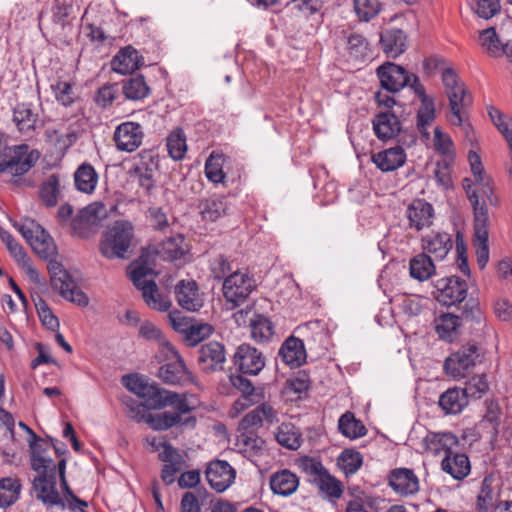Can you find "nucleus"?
<instances>
[{"label": "nucleus", "mask_w": 512, "mask_h": 512, "mask_svg": "<svg viewBox=\"0 0 512 512\" xmlns=\"http://www.w3.org/2000/svg\"><path fill=\"white\" fill-rule=\"evenodd\" d=\"M255 287V281L251 277L234 271L223 282V295L228 302L239 306L245 302Z\"/></svg>", "instance_id": "9b49d317"}, {"label": "nucleus", "mask_w": 512, "mask_h": 512, "mask_svg": "<svg viewBox=\"0 0 512 512\" xmlns=\"http://www.w3.org/2000/svg\"><path fill=\"white\" fill-rule=\"evenodd\" d=\"M381 88L390 93H397L404 87L411 88L414 82L413 73H409L404 67L393 62H385L376 69Z\"/></svg>", "instance_id": "6e6552de"}, {"label": "nucleus", "mask_w": 512, "mask_h": 512, "mask_svg": "<svg viewBox=\"0 0 512 512\" xmlns=\"http://www.w3.org/2000/svg\"><path fill=\"white\" fill-rule=\"evenodd\" d=\"M411 89L420 99L421 105L417 112V128L426 137L429 136L427 127L435 119V103L434 99L426 94L425 87L420 83L419 77L414 76Z\"/></svg>", "instance_id": "dca6fc26"}, {"label": "nucleus", "mask_w": 512, "mask_h": 512, "mask_svg": "<svg viewBox=\"0 0 512 512\" xmlns=\"http://www.w3.org/2000/svg\"><path fill=\"white\" fill-rule=\"evenodd\" d=\"M388 485L398 495L411 496L419 491V479L412 469L395 468L388 474Z\"/></svg>", "instance_id": "a211bd4d"}, {"label": "nucleus", "mask_w": 512, "mask_h": 512, "mask_svg": "<svg viewBox=\"0 0 512 512\" xmlns=\"http://www.w3.org/2000/svg\"><path fill=\"white\" fill-rule=\"evenodd\" d=\"M213 331L214 328L212 325L193 321L184 334V338L189 346H196L205 338L209 337Z\"/></svg>", "instance_id": "4d7b16f0"}, {"label": "nucleus", "mask_w": 512, "mask_h": 512, "mask_svg": "<svg viewBox=\"0 0 512 512\" xmlns=\"http://www.w3.org/2000/svg\"><path fill=\"white\" fill-rule=\"evenodd\" d=\"M66 301L72 302L79 307H86L89 304V298L85 292L77 287L72 276L66 270Z\"/></svg>", "instance_id": "e2e57ef3"}, {"label": "nucleus", "mask_w": 512, "mask_h": 512, "mask_svg": "<svg viewBox=\"0 0 512 512\" xmlns=\"http://www.w3.org/2000/svg\"><path fill=\"white\" fill-rule=\"evenodd\" d=\"M224 157L222 154L212 152L205 163V175L213 183H221L225 178L223 172Z\"/></svg>", "instance_id": "6e6d98bb"}, {"label": "nucleus", "mask_w": 512, "mask_h": 512, "mask_svg": "<svg viewBox=\"0 0 512 512\" xmlns=\"http://www.w3.org/2000/svg\"><path fill=\"white\" fill-rule=\"evenodd\" d=\"M37 117L30 105L25 103L18 104L13 110V121L18 130L26 135H30L34 131Z\"/></svg>", "instance_id": "a19ab883"}, {"label": "nucleus", "mask_w": 512, "mask_h": 512, "mask_svg": "<svg viewBox=\"0 0 512 512\" xmlns=\"http://www.w3.org/2000/svg\"><path fill=\"white\" fill-rule=\"evenodd\" d=\"M277 442L290 450H297L301 446V433L292 423H282L275 434Z\"/></svg>", "instance_id": "a18cd8bd"}, {"label": "nucleus", "mask_w": 512, "mask_h": 512, "mask_svg": "<svg viewBox=\"0 0 512 512\" xmlns=\"http://www.w3.org/2000/svg\"><path fill=\"white\" fill-rule=\"evenodd\" d=\"M168 406H172L176 411H164L155 415H147L146 423H148L153 430H167L176 424L191 427L195 426V417L190 416L182 419L183 414L189 413L191 411V408L189 407L184 395L178 394L177 401L174 404H168Z\"/></svg>", "instance_id": "0eeeda50"}, {"label": "nucleus", "mask_w": 512, "mask_h": 512, "mask_svg": "<svg viewBox=\"0 0 512 512\" xmlns=\"http://www.w3.org/2000/svg\"><path fill=\"white\" fill-rule=\"evenodd\" d=\"M461 325H468L470 329L480 330L485 326V319L479 303L476 300L470 299L464 306L461 313Z\"/></svg>", "instance_id": "37998d69"}, {"label": "nucleus", "mask_w": 512, "mask_h": 512, "mask_svg": "<svg viewBox=\"0 0 512 512\" xmlns=\"http://www.w3.org/2000/svg\"><path fill=\"white\" fill-rule=\"evenodd\" d=\"M122 383L129 391L143 399V403L148 409H160L177 401L178 393L151 384L148 379L138 374L124 375Z\"/></svg>", "instance_id": "f03ea898"}, {"label": "nucleus", "mask_w": 512, "mask_h": 512, "mask_svg": "<svg viewBox=\"0 0 512 512\" xmlns=\"http://www.w3.org/2000/svg\"><path fill=\"white\" fill-rule=\"evenodd\" d=\"M15 227L41 258L49 259L56 256L57 247L53 239L36 221L26 218Z\"/></svg>", "instance_id": "423d86ee"}, {"label": "nucleus", "mask_w": 512, "mask_h": 512, "mask_svg": "<svg viewBox=\"0 0 512 512\" xmlns=\"http://www.w3.org/2000/svg\"><path fill=\"white\" fill-rule=\"evenodd\" d=\"M197 363L200 370L206 374L224 370L226 363V349L218 341H209L198 349Z\"/></svg>", "instance_id": "f8f14e48"}, {"label": "nucleus", "mask_w": 512, "mask_h": 512, "mask_svg": "<svg viewBox=\"0 0 512 512\" xmlns=\"http://www.w3.org/2000/svg\"><path fill=\"white\" fill-rule=\"evenodd\" d=\"M438 404L445 414L455 415L467 406L468 400L462 388L453 387L440 395Z\"/></svg>", "instance_id": "2f4dec72"}, {"label": "nucleus", "mask_w": 512, "mask_h": 512, "mask_svg": "<svg viewBox=\"0 0 512 512\" xmlns=\"http://www.w3.org/2000/svg\"><path fill=\"white\" fill-rule=\"evenodd\" d=\"M122 91L126 99L137 101L147 97L150 93V88L144 76L137 74L123 82Z\"/></svg>", "instance_id": "c03bdc74"}, {"label": "nucleus", "mask_w": 512, "mask_h": 512, "mask_svg": "<svg viewBox=\"0 0 512 512\" xmlns=\"http://www.w3.org/2000/svg\"><path fill=\"white\" fill-rule=\"evenodd\" d=\"M363 464V456L354 449H344L337 458V465L346 476L355 474Z\"/></svg>", "instance_id": "8fccbe9b"}, {"label": "nucleus", "mask_w": 512, "mask_h": 512, "mask_svg": "<svg viewBox=\"0 0 512 512\" xmlns=\"http://www.w3.org/2000/svg\"><path fill=\"white\" fill-rule=\"evenodd\" d=\"M491 477H485L481 483L480 491L476 500V509L478 512L495 511L499 501V493L492 487Z\"/></svg>", "instance_id": "c9c22d12"}, {"label": "nucleus", "mask_w": 512, "mask_h": 512, "mask_svg": "<svg viewBox=\"0 0 512 512\" xmlns=\"http://www.w3.org/2000/svg\"><path fill=\"white\" fill-rule=\"evenodd\" d=\"M153 265L154 259L148 249H142L138 259L128 266L129 279L138 290H141V287L148 283L149 280H145V278L153 274Z\"/></svg>", "instance_id": "b1692460"}, {"label": "nucleus", "mask_w": 512, "mask_h": 512, "mask_svg": "<svg viewBox=\"0 0 512 512\" xmlns=\"http://www.w3.org/2000/svg\"><path fill=\"white\" fill-rule=\"evenodd\" d=\"M338 430L346 438L357 439L367 434V428L353 412L346 411L338 420Z\"/></svg>", "instance_id": "e433bc0d"}, {"label": "nucleus", "mask_w": 512, "mask_h": 512, "mask_svg": "<svg viewBox=\"0 0 512 512\" xmlns=\"http://www.w3.org/2000/svg\"><path fill=\"white\" fill-rule=\"evenodd\" d=\"M251 337L257 343L269 342L275 334L273 322L265 315L256 314L250 320Z\"/></svg>", "instance_id": "f704fd0d"}, {"label": "nucleus", "mask_w": 512, "mask_h": 512, "mask_svg": "<svg viewBox=\"0 0 512 512\" xmlns=\"http://www.w3.org/2000/svg\"><path fill=\"white\" fill-rule=\"evenodd\" d=\"M326 2H329V0H291L287 6L292 11L302 13L305 16H311L319 12Z\"/></svg>", "instance_id": "0e129e2a"}, {"label": "nucleus", "mask_w": 512, "mask_h": 512, "mask_svg": "<svg viewBox=\"0 0 512 512\" xmlns=\"http://www.w3.org/2000/svg\"><path fill=\"white\" fill-rule=\"evenodd\" d=\"M426 450L437 455L441 451H453L452 448L458 445V438L451 432L429 433L424 438Z\"/></svg>", "instance_id": "473e14b6"}, {"label": "nucleus", "mask_w": 512, "mask_h": 512, "mask_svg": "<svg viewBox=\"0 0 512 512\" xmlns=\"http://www.w3.org/2000/svg\"><path fill=\"white\" fill-rule=\"evenodd\" d=\"M134 239V226L130 221L117 220L104 232L100 252L107 259H125Z\"/></svg>", "instance_id": "7ed1b4c3"}, {"label": "nucleus", "mask_w": 512, "mask_h": 512, "mask_svg": "<svg viewBox=\"0 0 512 512\" xmlns=\"http://www.w3.org/2000/svg\"><path fill=\"white\" fill-rule=\"evenodd\" d=\"M282 361L291 368L300 367L306 361V350L301 339L294 336L288 337L279 350Z\"/></svg>", "instance_id": "cd10ccee"}, {"label": "nucleus", "mask_w": 512, "mask_h": 512, "mask_svg": "<svg viewBox=\"0 0 512 512\" xmlns=\"http://www.w3.org/2000/svg\"><path fill=\"white\" fill-rule=\"evenodd\" d=\"M319 494L329 500L341 498L344 486L336 477L332 476L329 471L315 483Z\"/></svg>", "instance_id": "49530a36"}, {"label": "nucleus", "mask_w": 512, "mask_h": 512, "mask_svg": "<svg viewBox=\"0 0 512 512\" xmlns=\"http://www.w3.org/2000/svg\"><path fill=\"white\" fill-rule=\"evenodd\" d=\"M297 465L299 469L308 477V482L312 485L323 477L328 470L323 466L320 460L309 456H303L298 459Z\"/></svg>", "instance_id": "3c124183"}, {"label": "nucleus", "mask_w": 512, "mask_h": 512, "mask_svg": "<svg viewBox=\"0 0 512 512\" xmlns=\"http://www.w3.org/2000/svg\"><path fill=\"white\" fill-rule=\"evenodd\" d=\"M380 45L387 57L397 58L403 54L407 48V35L399 28H388L380 33Z\"/></svg>", "instance_id": "5701e85b"}, {"label": "nucleus", "mask_w": 512, "mask_h": 512, "mask_svg": "<svg viewBox=\"0 0 512 512\" xmlns=\"http://www.w3.org/2000/svg\"><path fill=\"white\" fill-rule=\"evenodd\" d=\"M167 150L174 160H181L186 153V138L183 130L178 128L167 137Z\"/></svg>", "instance_id": "5fc2aeb1"}, {"label": "nucleus", "mask_w": 512, "mask_h": 512, "mask_svg": "<svg viewBox=\"0 0 512 512\" xmlns=\"http://www.w3.org/2000/svg\"><path fill=\"white\" fill-rule=\"evenodd\" d=\"M439 292V300L445 305L461 303L467 297L468 285L458 276H449L438 279L434 284Z\"/></svg>", "instance_id": "2eb2a0df"}, {"label": "nucleus", "mask_w": 512, "mask_h": 512, "mask_svg": "<svg viewBox=\"0 0 512 512\" xmlns=\"http://www.w3.org/2000/svg\"><path fill=\"white\" fill-rule=\"evenodd\" d=\"M372 125L376 137L382 141L391 140L402 132L401 122L392 110L376 114Z\"/></svg>", "instance_id": "412c9836"}, {"label": "nucleus", "mask_w": 512, "mask_h": 512, "mask_svg": "<svg viewBox=\"0 0 512 512\" xmlns=\"http://www.w3.org/2000/svg\"><path fill=\"white\" fill-rule=\"evenodd\" d=\"M406 217L409 221V228L421 231L433 223L434 208L432 204L424 199H414L406 209Z\"/></svg>", "instance_id": "6ab92c4d"}, {"label": "nucleus", "mask_w": 512, "mask_h": 512, "mask_svg": "<svg viewBox=\"0 0 512 512\" xmlns=\"http://www.w3.org/2000/svg\"><path fill=\"white\" fill-rule=\"evenodd\" d=\"M98 182V174L89 163L81 164L74 173L75 188L85 194H92Z\"/></svg>", "instance_id": "72a5a7b5"}, {"label": "nucleus", "mask_w": 512, "mask_h": 512, "mask_svg": "<svg viewBox=\"0 0 512 512\" xmlns=\"http://www.w3.org/2000/svg\"><path fill=\"white\" fill-rule=\"evenodd\" d=\"M21 484L17 478L0 479V507L6 508L14 504L20 495Z\"/></svg>", "instance_id": "de8ad7c7"}, {"label": "nucleus", "mask_w": 512, "mask_h": 512, "mask_svg": "<svg viewBox=\"0 0 512 512\" xmlns=\"http://www.w3.org/2000/svg\"><path fill=\"white\" fill-rule=\"evenodd\" d=\"M142 297L146 305L160 312H167L172 307V301L168 295L161 294L154 280H149L141 287Z\"/></svg>", "instance_id": "7c9ffc66"}, {"label": "nucleus", "mask_w": 512, "mask_h": 512, "mask_svg": "<svg viewBox=\"0 0 512 512\" xmlns=\"http://www.w3.org/2000/svg\"><path fill=\"white\" fill-rule=\"evenodd\" d=\"M60 179L57 175H50L40 187L39 195L47 207H54L58 202Z\"/></svg>", "instance_id": "864d4df0"}, {"label": "nucleus", "mask_w": 512, "mask_h": 512, "mask_svg": "<svg viewBox=\"0 0 512 512\" xmlns=\"http://www.w3.org/2000/svg\"><path fill=\"white\" fill-rule=\"evenodd\" d=\"M461 326L460 317L454 314H442L435 319V330L438 336L445 341L452 342Z\"/></svg>", "instance_id": "79ce46f5"}, {"label": "nucleus", "mask_w": 512, "mask_h": 512, "mask_svg": "<svg viewBox=\"0 0 512 512\" xmlns=\"http://www.w3.org/2000/svg\"><path fill=\"white\" fill-rule=\"evenodd\" d=\"M47 268L50 274L52 289L64 297V267L62 263L54 259V257H50Z\"/></svg>", "instance_id": "680f3d73"}, {"label": "nucleus", "mask_w": 512, "mask_h": 512, "mask_svg": "<svg viewBox=\"0 0 512 512\" xmlns=\"http://www.w3.org/2000/svg\"><path fill=\"white\" fill-rule=\"evenodd\" d=\"M143 138V127L133 121L119 124L113 135L117 149L129 153L134 152L142 145Z\"/></svg>", "instance_id": "4468645a"}, {"label": "nucleus", "mask_w": 512, "mask_h": 512, "mask_svg": "<svg viewBox=\"0 0 512 512\" xmlns=\"http://www.w3.org/2000/svg\"><path fill=\"white\" fill-rule=\"evenodd\" d=\"M182 242L183 237L181 235L170 237L164 241L162 243V253L164 257L169 260L180 259L184 255L183 248L181 247Z\"/></svg>", "instance_id": "774afa93"}, {"label": "nucleus", "mask_w": 512, "mask_h": 512, "mask_svg": "<svg viewBox=\"0 0 512 512\" xmlns=\"http://www.w3.org/2000/svg\"><path fill=\"white\" fill-rule=\"evenodd\" d=\"M371 159L382 172H391L404 165L406 154L403 147L396 146L373 154Z\"/></svg>", "instance_id": "c85d7f7f"}, {"label": "nucleus", "mask_w": 512, "mask_h": 512, "mask_svg": "<svg viewBox=\"0 0 512 512\" xmlns=\"http://www.w3.org/2000/svg\"><path fill=\"white\" fill-rule=\"evenodd\" d=\"M409 272L413 279L423 282L434 275L435 265L430 256L421 253L411 258L409 262Z\"/></svg>", "instance_id": "4c0bfd02"}, {"label": "nucleus", "mask_w": 512, "mask_h": 512, "mask_svg": "<svg viewBox=\"0 0 512 512\" xmlns=\"http://www.w3.org/2000/svg\"><path fill=\"white\" fill-rule=\"evenodd\" d=\"M477 362H480L479 348L475 343H468L445 360L444 369L453 377H465Z\"/></svg>", "instance_id": "1a4fd4ad"}, {"label": "nucleus", "mask_w": 512, "mask_h": 512, "mask_svg": "<svg viewBox=\"0 0 512 512\" xmlns=\"http://www.w3.org/2000/svg\"><path fill=\"white\" fill-rule=\"evenodd\" d=\"M44 135L46 144L62 155L64 153L62 126L48 125Z\"/></svg>", "instance_id": "338daca9"}, {"label": "nucleus", "mask_w": 512, "mask_h": 512, "mask_svg": "<svg viewBox=\"0 0 512 512\" xmlns=\"http://www.w3.org/2000/svg\"><path fill=\"white\" fill-rule=\"evenodd\" d=\"M453 247L451 235L446 232H438L425 240L424 249L435 256L436 259H444Z\"/></svg>", "instance_id": "58836bf2"}, {"label": "nucleus", "mask_w": 512, "mask_h": 512, "mask_svg": "<svg viewBox=\"0 0 512 512\" xmlns=\"http://www.w3.org/2000/svg\"><path fill=\"white\" fill-rule=\"evenodd\" d=\"M269 485L274 494L288 497L297 491L299 478L289 469H282L270 476Z\"/></svg>", "instance_id": "bb28decb"}, {"label": "nucleus", "mask_w": 512, "mask_h": 512, "mask_svg": "<svg viewBox=\"0 0 512 512\" xmlns=\"http://www.w3.org/2000/svg\"><path fill=\"white\" fill-rule=\"evenodd\" d=\"M441 469L455 480H463L471 471L470 460L465 453L451 451L442 459Z\"/></svg>", "instance_id": "a878e982"}, {"label": "nucleus", "mask_w": 512, "mask_h": 512, "mask_svg": "<svg viewBox=\"0 0 512 512\" xmlns=\"http://www.w3.org/2000/svg\"><path fill=\"white\" fill-rule=\"evenodd\" d=\"M118 93V84H105L96 91L94 101L98 106L107 108L116 99Z\"/></svg>", "instance_id": "69168bd1"}, {"label": "nucleus", "mask_w": 512, "mask_h": 512, "mask_svg": "<svg viewBox=\"0 0 512 512\" xmlns=\"http://www.w3.org/2000/svg\"><path fill=\"white\" fill-rule=\"evenodd\" d=\"M157 165L151 161V164L142 161L139 164L135 165L131 171L130 175L135 177L138 181V184L141 188H143L148 195L151 194V191L155 188V169Z\"/></svg>", "instance_id": "ea45409f"}, {"label": "nucleus", "mask_w": 512, "mask_h": 512, "mask_svg": "<svg viewBox=\"0 0 512 512\" xmlns=\"http://www.w3.org/2000/svg\"><path fill=\"white\" fill-rule=\"evenodd\" d=\"M346 38V48L351 58L354 60H364L369 56V43L363 35L351 33Z\"/></svg>", "instance_id": "603ef678"}, {"label": "nucleus", "mask_w": 512, "mask_h": 512, "mask_svg": "<svg viewBox=\"0 0 512 512\" xmlns=\"http://www.w3.org/2000/svg\"><path fill=\"white\" fill-rule=\"evenodd\" d=\"M354 10L361 21L368 22L381 11L379 0H354Z\"/></svg>", "instance_id": "bf43d9fd"}, {"label": "nucleus", "mask_w": 512, "mask_h": 512, "mask_svg": "<svg viewBox=\"0 0 512 512\" xmlns=\"http://www.w3.org/2000/svg\"><path fill=\"white\" fill-rule=\"evenodd\" d=\"M442 83L449 100L450 110L455 117L452 124L460 126L462 124L461 110L472 104V95L465 83L452 68L443 70Z\"/></svg>", "instance_id": "20e7f679"}, {"label": "nucleus", "mask_w": 512, "mask_h": 512, "mask_svg": "<svg viewBox=\"0 0 512 512\" xmlns=\"http://www.w3.org/2000/svg\"><path fill=\"white\" fill-rule=\"evenodd\" d=\"M0 239L6 245L10 254L18 262L21 268L25 271L29 279L34 282H39V273L33 266L31 259L27 256L23 247L14 239V237L5 229L0 228Z\"/></svg>", "instance_id": "aec40b11"}, {"label": "nucleus", "mask_w": 512, "mask_h": 512, "mask_svg": "<svg viewBox=\"0 0 512 512\" xmlns=\"http://www.w3.org/2000/svg\"><path fill=\"white\" fill-rule=\"evenodd\" d=\"M40 158L36 149L29 151L27 144L15 145L0 152V173L9 172L14 176H21L35 166Z\"/></svg>", "instance_id": "39448f33"}, {"label": "nucleus", "mask_w": 512, "mask_h": 512, "mask_svg": "<svg viewBox=\"0 0 512 512\" xmlns=\"http://www.w3.org/2000/svg\"><path fill=\"white\" fill-rule=\"evenodd\" d=\"M143 64V56L132 46H126L120 49L111 61L113 71L123 75L133 73Z\"/></svg>", "instance_id": "393cba45"}, {"label": "nucleus", "mask_w": 512, "mask_h": 512, "mask_svg": "<svg viewBox=\"0 0 512 512\" xmlns=\"http://www.w3.org/2000/svg\"><path fill=\"white\" fill-rule=\"evenodd\" d=\"M19 425L29 434L30 462L32 469L38 474L33 480V489L36 498L41 500L48 508L58 505L64 508V500L56 490V475L58 472L60 485L64 489V458H60L56 464L53 459L47 455L50 445L41 439L26 424L20 422ZM51 446L56 453L59 449L54 444V439L49 438Z\"/></svg>", "instance_id": "f257e3e1"}, {"label": "nucleus", "mask_w": 512, "mask_h": 512, "mask_svg": "<svg viewBox=\"0 0 512 512\" xmlns=\"http://www.w3.org/2000/svg\"><path fill=\"white\" fill-rule=\"evenodd\" d=\"M481 44L485 47L489 54L493 56H500L504 51V44H502L494 27L484 29L480 32Z\"/></svg>", "instance_id": "13d9d810"}, {"label": "nucleus", "mask_w": 512, "mask_h": 512, "mask_svg": "<svg viewBox=\"0 0 512 512\" xmlns=\"http://www.w3.org/2000/svg\"><path fill=\"white\" fill-rule=\"evenodd\" d=\"M467 197L473 207L475 238L485 239L488 235L489 222L487 205L484 201L482 203L479 202L476 191L469 193V190H467Z\"/></svg>", "instance_id": "c756f323"}, {"label": "nucleus", "mask_w": 512, "mask_h": 512, "mask_svg": "<svg viewBox=\"0 0 512 512\" xmlns=\"http://www.w3.org/2000/svg\"><path fill=\"white\" fill-rule=\"evenodd\" d=\"M232 361L237 371L246 375L256 376L265 367L263 353L249 343L236 348Z\"/></svg>", "instance_id": "9d476101"}, {"label": "nucleus", "mask_w": 512, "mask_h": 512, "mask_svg": "<svg viewBox=\"0 0 512 512\" xmlns=\"http://www.w3.org/2000/svg\"><path fill=\"white\" fill-rule=\"evenodd\" d=\"M489 389L485 374L473 376L462 388L467 400L481 398Z\"/></svg>", "instance_id": "052dcab7"}, {"label": "nucleus", "mask_w": 512, "mask_h": 512, "mask_svg": "<svg viewBox=\"0 0 512 512\" xmlns=\"http://www.w3.org/2000/svg\"><path fill=\"white\" fill-rule=\"evenodd\" d=\"M199 209L203 220L214 222L226 214L227 204L221 198H208L200 202Z\"/></svg>", "instance_id": "09e8293b"}, {"label": "nucleus", "mask_w": 512, "mask_h": 512, "mask_svg": "<svg viewBox=\"0 0 512 512\" xmlns=\"http://www.w3.org/2000/svg\"><path fill=\"white\" fill-rule=\"evenodd\" d=\"M172 359L163 364L158 371V377L168 385H185L193 381V375L185 365L179 353L170 346Z\"/></svg>", "instance_id": "ddd939ff"}, {"label": "nucleus", "mask_w": 512, "mask_h": 512, "mask_svg": "<svg viewBox=\"0 0 512 512\" xmlns=\"http://www.w3.org/2000/svg\"><path fill=\"white\" fill-rule=\"evenodd\" d=\"M175 298L179 306L188 311H198L202 306L199 288L195 280H180L174 288Z\"/></svg>", "instance_id": "4be33fe9"}, {"label": "nucleus", "mask_w": 512, "mask_h": 512, "mask_svg": "<svg viewBox=\"0 0 512 512\" xmlns=\"http://www.w3.org/2000/svg\"><path fill=\"white\" fill-rule=\"evenodd\" d=\"M205 475L210 487L221 493L234 482L236 472L227 461L214 460L208 465Z\"/></svg>", "instance_id": "f3484780"}]
</instances>
